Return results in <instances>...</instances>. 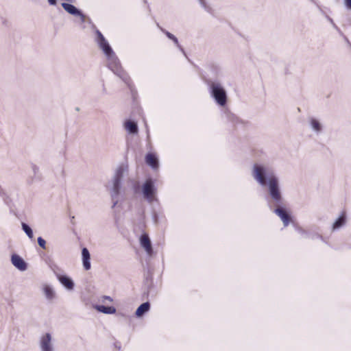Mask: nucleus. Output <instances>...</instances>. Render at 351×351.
<instances>
[{"mask_svg": "<svg viewBox=\"0 0 351 351\" xmlns=\"http://www.w3.org/2000/svg\"><path fill=\"white\" fill-rule=\"evenodd\" d=\"M94 308L99 312L104 314H114L116 313V308L113 306H106L104 305H95Z\"/></svg>", "mask_w": 351, "mask_h": 351, "instance_id": "17", "label": "nucleus"}, {"mask_svg": "<svg viewBox=\"0 0 351 351\" xmlns=\"http://www.w3.org/2000/svg\"><path fill=\"white\" fill-rule=\"evenodd\" d=\"M82 263L85 270H89L90 269V255L88 250L86 247H84L82 250Z\"/></svg>", "mask_w": 351, "mask_h": 351, "instance_id": "12", "label": "nucleus"}, {"mask_svg": "<svg viewBox=\"0 0 351 351\" xmlns=\"http://www.w3.org/2000/svg\"><path fill=\"white\" fill-rule=\"evenodd\" d=\"M252 176L260 185L268 186L269 193L278 206L274 210V213L282 219L284 226H287L290 221V216L285 209L280 207L282 197L280 190L279 180L274 169L269 166L256 163L253 165Z\"/></svg>", "mask_w": 351, "mask_h": 351, "instance_id": "1", "label": "nucleus"}, {"mask_svg": "<svg viewBox=\"0 0 351 351\" xmlns=\"http://www.w3.org/2000/svg\"><path fill=\"white\" fill-rule=\"evenodd\" d=\"M134 191H135V193L137 192V188H134Z\"/></svg>", "mask_w": 351, "mask_h": 351, "instance_id": "29", "label": "nucleus"}, {"mask_svg": "<svg viewBox=\"0 0 351 351\" xmlns=\"http://www.w3.org/2000/svg\"><path fill=\"white\" fill-rule=\"evenodd\" d=\"M101 301L103 303H105L106 301H108L109 302H113V299L110 296L104 295V296L101 297Z\"/></svg>", "mask_w": 351, "mask_h": 351, "instance_id": "22", "label": "nucleus"}, {"mask_svg": "<svg viewBox=\"0 0 351 351\" xmlns=\"http://www.w3.org/2000/svg\"><path fill=\"white\" fill-rule=\"evenodd\" d=\"M156 188L154 181L151 179H147L142 186V193L144 198L149 203L156 200Z\"/></svg>", "mask_w": 351, "mask_h": 351, "instance_id": "5", "label": "nucleus"}, {"mask_svg": "<svg viewBox=\"0 0 351 351\" xmlns=\"http://www.w3.org/2000/svg\"><path fill=\"white\" fill-rule=\"evenodd\" d=\"M346 215L345 213H342L341 215L335 221L332 226V230L336 231L343 226H345L346 223Z\"/></svg>", "mask_w": 351, "mask_h": 351, "instance_id": "13", "label": "nucleus"}, {"mask_svg": "<svg viewBox=\"0 0 351 351\" xmlns=\"http://www.w3.org/2000/svg\"><path fill=\"white\" fill-rule=\"evenodd\" d=\"M124 128L130 134H135L138 133V125L133 121L127 120L124 123Z\"/></svg>", "mask_w": 351, "mask_h": 351, "instance_id": "15", "label": "nucleus"}, {"mask_svg": "<svg viewBox=\"0 0 351 351\" xmlns=\"http://www.w3.org/2000/svg\"><path fill=\"white\" fill-rule=\"evenodd\" d=\"M141 245L149 256H151L153 253V249L151 243V241L149 236L147 234H143L140 238Z\"/></svg>", "mask_w": 351, "mask_h": 351, "instance_id": "9", "label": "nucleus"}, {"mask_svg": "<svg viewBox=\"0 0 351 351\" xmlns=\"http://www.w3.org/2000/svg\"><path fill=\"white\" fill-rule=\"evenodd\" d=\"M96 42L106 56L108 66L114 73L119 76L124 82L128 83V77L122 71L119 61L108 42L99 30H96Z\"/></svg>", "mask_w": 351, "mask_h": 351, "instance_id": "2", "label": "nucleus"}, {"mask_svg": "<svg viewBox=\"0 0 351 351\" xmlns=\"http://www.w3.org/2000/svg\"><path fill=\"white\" fill-rule=\"evenodd\" d=\"M32 168L34 171V173H36L38 171V169L36 165H33Z\"/></svg>", "mask_w": 351, "mask_h": 351, "instance_id": "27", "label": "nucleus"}, {"mask_svg": "<svg viewBox=\"0 0 351 351\" xmlns=\"http://www.w3.org/2000/svg\"><path fill=\"white\" fill-rule=\"evenodd\" d=\"M128 171V167L125 165L119 166L111 180V186L110 188L112 199L114 200L113 207L118 203L117 197L120 193L121 180L125 172Z\"/></svg>", "mask_w": 351, "mask_h": 351, "instance_id": "3", "label": "nucleus"}, {"mask_svg": "<svg viewBox=\"0 0 351 351\" xmlns=\"http://www.w3.org/2000/svg\"><path fill=\"white\" fill-rule=\"evenodd\" d=\"M199 3L201 4V5L204 8V9H207L208 7L206 5V3L205 1V0H199Z\"/></svg>", "mask_w": 351, "mask_h": 351, "instance_id": "25", "label": "nucleus"}, {"mask_svg": "<svg viewBox=\"0 0 351 351\" xmlns=\"http://www.w3.org/2000/svg\"><path fill=\"white\" fill-rule=\"evenodd\" d=\"M309 125L313 131H314L317 134L322 132L323 130L322 124L320 121L315 118L309 119Z\"/></svg>", "mask_w": 351, "mask_h": 351, "instance_id": "14", "label": "nucleus"}, {"mask_svg": "<svg viewBox=\"0 0 351 351\" xmlns=\"http://www.w3.org/2000/svg\"><path fill=\"white\" fill-rule=\"evenodd\" d=\"M38 243L39 245V246L40 247H42L43 249L45 250L46 249V241L44 239H43L42 237H38Z\"/></svg>", "mask_w": 351, "mask_h": 351, "instance_id": "21", "label": "nucleus"}, {"mask_svg": "<svg viewBox=\"0 0 351 351\" xmlns=\"http://www.w3.org/2000/svg\"><path fill=\"white\" fill-rule=\"evenodd\" d=\"M48 2L51 5H55L57 3L56 0H48Z\"/></svg>", "mask_w": 351, "mask_h": 351, "instance_id": "26", "label": "nucleus"}, {"mask_svg": "<svg viewBox=\"0 0 351 351\" xmlns=\"http://www.w3.org/2000/svg\"><path fill=\"white\" fill-rule=\"evenodd\" d=\"M1 197H2L4 202L6 204H9V203H10V198H9V197L5 193H1Z\"/></svg>", "mask_w": 351, "mask_h": 351, "instance_id": "23", "label": "nucleus"}, {"mask_svg": "<svg viewBox=\"0 0 351 351\" xmlns=\"http://www.w3.org/2000/svg\"><path fill=\"white\" fill-rule=\"evenodd\" d=\"M22 229L29 239L34 237L33 231L32 228L25 223H21Z\"/></svg>", "mask_w": 351, "mask_h": 351, "instance_id": "20", "label": "nucleus"}, {"mask_svg": "<svg viewBox=\"0 0 351 351\" xmlns=\"http://www.w3.org/2000/svg\"><path fill=\"white\" fill-rule=\"evenodd\" d=\"M145 162L148 165H149L154 169H156L158 167V158L152 154H147L146 155Z\"/></svg>", "mask_w": 351, "mask_h": 351, "instance_id": "16", "label": "nucleus"}, {"mask_svg": "<svg viewBox=\"0 0 351 351\" xmlns=\"http://www.w3.org/2000/svg\"><path fill=\"white\" fill-rule=\"evenodd\" d=\"M298 232L301 234H304L305 231L302 230V228H298Z\"/></svg>", "mask_w": 351, "mask_h": 351, "instance_id": "28", "label": "nucleus"}, {"mask_svg": "<svg viewBox=\"0 0 351 351\" xmlns=\"http://www.w3.org/2000/svg\"><path fill=\"white\" fill-rule=\"evenodd\" d=\"M40 348L41 351H54L53 339L50 333L47 332L41 336Z\"/></svg>", "mask_w": 351, "mask_h": 351, "instance_id": "6", "label": "nucleus"}, {"mask_svg": "<svg viewBox=\"0 0 351 351\" xmlns=\"http://www.w3.org/2000/svg\"><path fill=\"white\" fill-rule=\"evenodd\" d=\"M210 93L215 102L220 106L227 103V93L223 86L217 82H210L208 84Z\"/></svg>", "mask_w": 351, "mask_h": 351, "instance_id": "4", "label": "nucleus"}, {"mask_svg": "<svg viewBox=\"0 0 351 351\" xmlns=\"http://www.w3.org/2000/svg\"><path fill=\"white\" fill-rule=\"evenodd\" d=\"M12 264L19 270L24 271L27 268V265L25 261L18 254H12L11 256Z\"/></svg>", "mask_w": 351, "mask_h": 351, "instance_id": "8", "label": "nucleus"}, {"mask_svg": "<svg viewBox=\"0 0 351 351\" xmlns=\"http://www.w3.org/2000/svg\"><path fill=\"white\" fill-rule=\"evenodd\" d=\"M346 7L351 10V0H344Z\"/></svg>", "mask_w": 351, "mask_h": 351, "instance_id": "24", "label": "nucleus"}, {"mask_svg": "<svg viewBox=\"0 0 351 351\" xmlns=\"http://www.w3.org/2000/svg\"><path fill=\"white\" fill-rule=\"evenodd\" d=\"M161 30L166 34V36L173 41V43L178 46V47L184 53V49L182 48V47L179 45L178 38L171 33L161 28Z\"/></svg>", "mask_w": 351, "mask_h": 351, "instance_id": "19", "label": "nucleus"}, {"mask_svg": "<svg viewBox=\"0 0 351 351\" xmlns=\"http://www.w3.org/2000/svg\"><path fill=\"white\" fill-rule=\"evenodd\" d=\"M57 278L60 282L69 290H72L74 287L73 281L67 276L56 274Z\"/></svg>", "mask_w": 351, "mask_h": 351, "instance_id": "11", "label": "nucleus"}, {"mask_svg": "<svg viewBox=\"0 0 351 351\" xmlns=\"http://www.w3.org/2000/svg\"><path fill=\"white\" fill-rule=\"evenodd\" d=\"M61 5L67 13L79 18L82 23L85 22L86 16L75 6L69 3H62Z\"/></svg>", "mask_w": 351, "mask_h": 351, "instance_id": "7", "label": "nucleus"}, {"mask_svg": "<svg viewBox=\"0 0 351 351\" xmlns=\"http://www.w3.org/2000/svg\"><path fill=\"white\" fill-rule=\"evenodd\" d=\"M150 305L149 302H144L141 304L136 311V315L137 317L142 316L144 313H147L149 309Z\"/></svg>", "mask_w": 351, "mask_h": 351, "instance_id": "18", "label": "nucleus"}, {"mask_svg": "<svg viewBox=\"0 0 351 351\" xmlns=\"http://www.w3.org/2000/svg\"><path fill=\"white\" fill-rule=\"evenodd\" d=\"M42 290L45 298L48 301H53L56 298V293L54 289L49 285L45 284L43 285Z\"/></svg>", "mask_w": 351, "mask_h": 351, "instance_id": "10", "label": "nucleus"}]
</instances>
